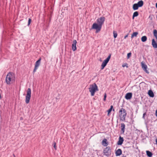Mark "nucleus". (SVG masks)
Instances as JSON below:
<instances>
[{
	"label": "nucleus",
	"instance_id": "obj_8",
	"mask_svg": "<svg viewBox=\"0 0 157 157\" xmlns=\"http://www.w3.org/2000/svg\"><path fill=\"white\" fill-rule=\"evenodd\" d=\"M105 20V17H102L97 19V23L101 25H102V24Z\"/></svg>",
	"mask_w": 157,
	"mask_h": 157
},
{
	"label": "nucleus",
	"instance_id": "obj_21",
	"mask_svg": "<svg viewBox=\"0 0 157 157\" xmlns=\"http://www.w3.org/2000/svg\"><path fill=\"white\" fill-rule=\"evenodd\" d=\"M146 153L147 156L149 157H151L152 156L153 154L151 152L149 151H147Z\"/></svg>",
	"mask_w": 157,
	"mask_h": 157
},
{
	"label": "nucleus",
	"instance_id": "obj_26",
	"mask_svg": "<svg viewBox=\"0 0 157 157\" xmlns=\"http://www.w3.org/2000/svg\"><path fill=\"white\" fill-rule=\"evenodd\" d=\"M113 37H114L115 38H116L117 37V32H116L115 31H113Z\"/></svg>",
	"mask_w": 157,
	"mask_h": 157
},
{
	"label": "nucleus",
	"instance_id": "obj_40",
	"mask_svg": "<svg viewBox=\"0 0 157 157\" xmlns=\"http://www.w3.org/2000/svg\"><path fill=\"white\" fill-rule=\"evenodd\" d=\"M156 18H157V15H156Z\"/></svg>",
	"mask_w": 157,
	"mask_h": 157
},
{
	"label": "nucleus",
	"instance_id": "obj_1",
	"mask_svg": "<svg viewBox=\"0 0 157 157\" xmlns=\"http://www.w3.org/2000/svg\"><path fill=\"white\" fill-rule=\"evenodd\" d=\"M119 115L120 120L122 121H124L127 115L126 110L123 108L121 109L119 111Z\"/></svg>",
	"mask_w": 157,
	"mask_h": 157
},
{
	"label": "nucleus",
	"instance_id": "obj_18",
	"mask_svg": "<svg viewBox=\"0 0 157 157\" xmlns=\"http://www.w3.org/2000/svg\"><path fill=\"white\" fill-rule=\"evenodd\" d=\"M107 140L105 138L102 141V145H103L105 146H106L108 145V144L107 142Z\"/></svg>",
	"mask_w": 157,
	"mask_h": 157
},
{
	"label": "nucleus",
	"instance_id": "obj_5",
	"mask_svg": "<svg viewBox=\"0 0 157 157\" xmlns=\"http://www.w3.org/2000/svg\"><path fill=\"white\" fill-rule=\"evenodd\" d=\"M111 148L109 146L106 147L103 151L104 155H105L107 157H109L111 155Z\"/></svg>",
	"mask_w": 157,
	"mask_h": 157
},
{
	"label": "nucleus",
	"instance_id": "obj_3",
	"mask_svg": "<svg viewBox=\"0 0 157 157\" xmlns=\"http://www.w3.org/2000/svg\"><path fill=\"white\" fill-rule=\"evenodd\" d=\"M13 74L11 72H9L6 76V81L7 84H10V82L13 80Z\"/></svg>",
	"mask_w": 157,
	"mask_h": 157
},
{
	"label": "nucleus",
	"instance_id": "obj_34",
	"mask_svg": "<svg viewBox=\"0 0 157 157\" xmlns=\"http://www.w3.org/2000/svg\"><path fill=\"white\" fill-rule=\"evenodd\" d=\"M128 35H126V36H124V39H126V38L128 37Z\"/></svg>",
	"mask_w": 157,
	"mask_h": 157
},
{
	"label": "nucleus",
	"instance_id": "obj_17",
	"mask_svg": "<svg viewBox=\"0 0 157 157\" xmlns=\"http://www.w3.org/2000/svg\"><path fill=\"white\" fill-rule=\"evenodd\" d=\"M113 105H111L110 108L107 110V111L108 112V116H109L110 113L111 112L112 110H113V111H114V109H113Z\"/></svg>",
	"mask_w": 157,
	"mask_h": 157
},
{
	"label": "nucleus",
	"instance_id": "obj_22",
	"mask_svg": "<svg viewBox=\"0 0 157 157\" xmlns=\"http://www.w3.org/2000/svg\"><path fill=\"white\" fill-rule=\"evenodd\" d=\"M147 39V37L145 36H144L142 37L141 38V40L142 42H145L146 41Z\"/></svg>",
	"mask_w": 157,
	"mask_h": 157
},
{
	"label": "nucleus",
	"instance_id": "obj_24",
	"mask_svg": "<svg viewBox=\"0 0 157 157\" xmlns=\"http://www.w3.org/2000/svg\"><path fill=\"white\" fill-rule=\"evenodd\" d=\"M139 15V13L137 11L134 12L132 16V19H134V17H137Z\"/></svg>",
	"mask_w": 157,
	"mask_h": 157
},
{
	"label": "nucleus",
	"instance_id": "obj_39",
	"mask_svg": "<svg viewBox=\"0 0 157 157\" xmlns=\"http://www.w3.org/2000/svg\"><path fill=\"white\" fill-rule=\"evenodd\" d=\"M122 157H126V156H124V155H123Z\"/></svg>",
	"mask_w": 157,
	"mask_h": 157
},
{
	"label": "nucleus",
	"instance_id": "obj_16",
	"mask_svg": "<svg viewBox=\"0 0 157 157\" xmlns=\"http://www.w3.org/2000/svg\"><path fill=\"white\" fill-rule=\"evenodd\" d=\"M148 94L150 97L153 98L154 96V94L151 90H148Z\"/></svg>",
	"mask_w": 157,
	"mask_h": 157
},
{
	"label": "nucleus",
	"instance_id": "obj_10",
	"mask_svg": "<svg viewBox=\"0 0 157 157\" xmlns=\"http://www.w3.org/2000/svg\"><path fill=\"white\" fill-rule=\"evenodd\" d=\"M132 93H128L126 94L125 98L127 100H130L132 98Z\"/></svg>",
	"mask_w": 157,
	"mask_h": 157
},
{
	"label": "nucleus",
	"instance_id": "obj_38",
	"mask_svg": "<svg viewBox=\"0 0 157 157\" xmlns=\"http://www.w3.org/2000/svg\"><path fill=\"white\" fill-rule=\"evenodd\" d=\"M13 157H16L15 155L14 154H13Z\"/></svg>",
	"mask_w": 157,
	"mask_h": 157
},
{
	"label": "nucleus",
	"instance_id": "obj_19",
	"mask_svg": "<svg viewBox=\"0 0 157 157\" xmlns=\"http://www.w3.org/2000/svg\"><path fill=\"white\" fill-rule=\"evenodd\" d=\"M136 4H137L139 7H141L143 5L144 2L142 0H140Z\"/></svg>",
	"mask_w": 157,
	"mask_h": 157
},
{
	"label": "nucleus",
	"instance_id": "obj_13",
	"mask_svg": "<svg viewBox=\"0 0 157 157\" xmlns=\"http://www.w3.org/2000/svg\"><path fill=\"white\" fill-rule=\"evenodd\" d=\"M109 62V61L106 59H105L102 62L101 65V69H103L105 67L106 64Z\"/></svg>",
	"mask_w": 157,
	"mask_h": 157
},
{
	"label": "nucleus",
	"instance_id": "obj_14",
	"mask_svg": "<svg viewBox=\"0 0 157 157\" xmlns=\"http://www.w3.org/2000/svg\"><path fill=\"white\" fill-rule=\"evenodd\" d=\"M125 125L124 123H122L121 124V134H124L125 129Z\"/></svg>",
	"mask_w": 157,
	"mask_h": 157
},
{
	"label": "nucleus",
	"instance_id": "obj_2",
	"mask_svg": "<svg viewBox=\"0 0 157 157\" xmlns=\"http://www.w3.org/2000/svg\"><path fill=\"white\" fill-rule=\"evenodd\" d=\"M89 91L91 93V96H94L95 92L98 91V87L95 83L90 85V87L89 88Z\"/></svg>",
	"mask_w": 157,
	"mask_h": 157
},
{
	"label": "nucleus",
	"instance_id": "obj_29",
	"mask_svg": "<svg viewBox=\"0 0 157 157\" xmlns=\"http://www.w3.org/2000/svg\"><path fill=\"white\" fill-rule=\"evenodd\" d=\"M31 21H32L31 19L30 18H29V20H28V26H29V25H30Z\"/></svg>",
	"mask_w": 157,
	"mask_h": 157
},
{
	"label": "nucleus",
	"instance_id": "obj_32",
	"mask_svg": "<svg viewBox=\"0 0 157 157\" xmlns=\"http://www.w3.org/2000/svg\"><path fill=\"white\" fill-rule=\"evenodd\" d=\"M146 115V113H144L143 114V118L144 119V116Z\"/></svg>",
	"mask_w": 157,
	"mask_h": 157
},
{
	"label": "nucleus",
	"instance_id": "obj_9",
	"mask_svg": "<svg viewBox=\"0 0 157 157\" xmlns=\"http://www.w3.org/2000/svg\"><path fill=\"white\" fill-rule=\"evenodd\" d=\"M77 43V41L76 40H74L72 45V50L74 51H75L76 50L77 48L76 47V44Z\"/></svg>",
	"mask_w": 157,
	"mask_h": 157
},
{
	"label": "nucleus",
	"instance_id": "obj_27",
	"mask_svg": "<svg viewBox=\"0 0 157 157\" xmlns=\"http://www.w3.org/2000/svg\"><path fill=\"white\" fill-rule=\"evenodd\" d=\"M53 147L55 150L57 149V147L56 145V143L55 141H53Z\"/></svg>",
	"mask_w": 157,
	"mask_h": 157
},
{
	"label": "nucleus",
	"instance_id": "obj_11",
	"mask_svg": "<svg viewBox=\"0 0 157 157\" xmlns=\"http://www.w3.org/2000/svg\"><path fill=\"white\" fill-rule=\"evenodd\" d=\"M142 67L143 70L147 74H149V72L147 70V65L143 63H142Z\"/></svg>",
	"mask_w": 157,
	"mask_h": 157
},
{
	"label": "nucleus",
	"instance_id": "obj_4",
	"mask_svg": "<svg viewBox=\"0 0 157 157\" xmlns=\"http://www.w3.org/2000/svg\"><path fill=\"white\" fill-rule=\"evenodd\" d=\"M27 94L25 97V102L26 104H28L30 101L31 97V89L30 88L28 89L27 92Z\"/></svg>",
	"mask_w": 157,
	"mask_h": 157
},
{
	"label": "nucleus",
	"instance_id": "obj_28",
	"mask_svg": "<svg viewBox=\"0 0 157 157\" xmlns=\"http://www.w3.org/2000/svg\"><path fill=\"white\" fill-rule=\"evenodd\" d=\"M131 54H131V52H129L127 54V59H128L130 58V57L131 56Z\"/></svg>",
	"mask_w": 157,
	"mask_h": 157
},
{
	"label": "nucleus",
	"instance_id": "obj_23",
	"mask_svg": "<svg viewBox=\"0 0 157 157\" xmlns=\"http://www.w3.org/2000/svg\"><path fill=\"white\" fill-rule=\"evenodd\" d=\"M153 33L154 36L156 38V41H157V31L156 29L154 30Z\"/></svg>",
	"mask_w": 157,
	"mask_h": 157
},
{
	"label": "nucleus",
	"instance_id": "obj_15",
	"mask_svg": "<svg viewBox=\"0 0 157 157\" xmlns=\"http://www.w3.org/2000/svg\"><path fill=\"white\" fill-rule=\"evenodd\" d=\"M122 153V151L121 149H118L116 152L115 154L117 156L120 155Z\"/></svg>",
	"mask_w": 157,
	"mask_h": 157
},
{
	"label": "nucleus",
	"instance_id": "obj_35",
	"mask_svg": "<svg viewBox=\"0 0 157 157\" xmlns=\"http://www.w3.org/2000/svg\"><path fill=\"white\" fill-rule=\"evenodd\" d=\"M106 98H104L103 99V100L105 101L106 100Z\"/></svg>",
	"mask_w": 157,
	"mask_h": 157
},
{
	"label": "nucleus",
	"instance_id": "obj_12",
	"mask_svg": "<svg viewBox=\"0 0 157 157\" xmlns=\"http://www.w3.org/2000/svg\"><path fill=\"white\" fill-rule=\"evenodd\" d=\"M123 138L120 136L119 138V140L117 142V144L118 145H121L124 141Z\"/></svg>",
	"mask_w": 157,
	"mask_h": 157
},
{
	"label": "nucleus",
	"instance_id": "obj_25",
	"mask_svg": "<svg viewBox=\"0 0 157 157\" xmlns=\"http://www.w3.org/2000/svg\"><path fill=\"white\" fill-rule=\"evenodd\" d=\"M138 33L137 32H133L132 35L131 37L132 38L134 36H136Z\"/></svg>",
	"mask_w": 157,
	"mask_h": 157
},
{
	"label": "nucleus",
	"instance_id": "obj_33",
	"mask_svg": "<svg viewBox=\"0 0 157 157\" xmlns=\"http://www.w3.org/2000/svg\"><path fill=\"white\" fill-rule=\"evenodd\" d=\"M104 98H106V93H105L104 95Z\"/></svg>",
	"mask_w": 157,
	"mask_h": 157
},
{
	"label": "nucleus",
	"instance_id": "obj_6",
	"mask_svg": "<svg viewBox=\"0 0 157 157\" xmlns=\"http://www.w3.org/2000/svg\"><path fill=\"white\" fill-rule=\"evenodd\" d=\"M102 26L99 24L94 23L93 24L92 29L96 30V33H97L100 31L101 28Z\"/></svg>",
	"mask_w": 157,
	"mask_h": 157
},
{
	"label": "nucleus",
	"instance_id": "obj_7",
	"mask_svg": "<svg viewBox=\"0 0 157 157\" xmlns=\"http://www.w3.org/2000/svg\"><path fill=\"white\" fill-rule=\"evenodd\" d=\"M41 59V58L40 57L38 60L36 62L35 65V67L33 71V73L36 72V70L38 69L39 66L40 65Z\"/></svg>",
	"mask_w": 157,
	"mask_h": 157
},
{
	"label": "nucleus",
	"instance_id": "obj_20",
	"mask_svg": "<svg viewBox=\"0 0 157 157\" xmlns=\"http://www.w3.org/2000/svg\"><path fill=\"white\" fill-rule=\"evenodd\" d=\"M139 6L136 3L134 4L133 5L132 8L134 10H136L138 9Z\"/></svg>",
	"mask_w": 157,
	"mask_h": 157
},
{
	"label": "nucleus",
	"instance_id": "obj_31",
	"mask_svg": "<svg viewBox=\"0 0 157 157\" xmlns=\"http://www.w3.org/2000/svg\"><path fill=\"white\" fill-rule=\"evenodd\" d=\"M122 66L123 67H126L127 68H128V64L127 63H125L124 64H123L122 65Z\"/></svg>",
	"mask_w": 157,
	"mask_h": 157
},
{
	"label": "nucleus",
	"instance_id": "obj_37",
	"mask_svg": "<svg viewBox=\"0 0 157 157\" xmlns=\"http://www.w3.org/2000/svg\"><path fill=\"white\" fill-rule=\"evenodd\" d=\"M155 7L156 8H157V2L156 3Z\"/></svg>",
	"mask_w": 157,
	"mask_h": 157
},
{
	"label": "nucleus",
	"instance_id": "obj_36",
	"mask_svg": "<svg viewBox=\"0 0 157 157\" xmlns=\"http://www.w3.org/2000/svg\"><path fill=\"white\" fill-rule=\"evenodd\" d=\"M156 144H157V139H156Z\"/></svg>",
	"mask_w": 157,
	"mask_h": 157
},
{
	"label": "nucleus",
	"instance_id": "obj_30",
	"mask_svg": "<svg viewBox=\"0 0 157 157\" xmlns=\"http://www.w3.org/2000/svg\"><path fill=\"white\" fill-rule=\"evenodd\" d=\"M111 56V54H110L108 56L107 58L106 59L107 60H108V61H109L110 58Z\"/></svg>",
	"mask_w": 157,
	"mask_h": 157
}]
</instances>
